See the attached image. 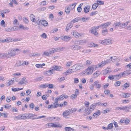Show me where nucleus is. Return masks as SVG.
Returning <instances> with one entry per match:
<instances>
[{
	"label": "nucleus",
	"mask_w": 131,
	"mask_h": 131,
	"mask_svg": "<svg viewBox=\"0 0 131 131\" xmlns=\"http://www.w3.org/2000/svg\"><path fill=\"white\" fill-rule=\"evenodd\" d=\"M31 93V91L29 90H28L26 92V94H27V95H28L30 94Z\"/></svg>",
	"instance_id": "nucleus-63"
},
{
	"label": "nucleus",
	"mask_w": 131,
	"mask_h": 131,
	"mask_svg": "<svg viewBox=\"0 0 131 131\" xmlns=\"http://www.w3.org/2000/svg\"><path fill=\"white\" fill-rule=\"evenodd\" d=\"M40 54L39 53H31V55L32 57H37L40 56Z\"/></svg>",
	"instance_id": "nucleus-41"
},
{
	"label": "nucleus",
	"mask_w": 131,
	"mask_h": 131,
	"mask_svg": "<svg viewBox=\"0 0 131 131\" xmlns=\"http://www.w3.org/2000/svg\"><path fill=\"white\" fill-rule=\"evenodd\" d=\"M77 95L76 94L75 95V94L72 95L70 96V98L72 100H73L74 99H75L77 98Z\"/></svg>",
	"instance_id": "nucleus-44"
},
{
	"label": "nucleus",
	"mask_w": 131,
	"mask_h": 131,
	"mask_svg": "<svg viewBox=\"0 0 131 131\" xmlns=\"http://www.w3.org/2000/svg\"><path fill=\"white\" fill-rule=\"evenodd\" d=\"M130 95V93H123L122 94V97L123 98H126L129 97Z\"/></svg>",
	"instance_id": "nucleus-25"
},
{
	"label": "nucleus",
	"mask_w": 131,
	"mask_h": 131,
	"mask_svg": "<svg viewBox=\"0 0 131 131\" xmlns=\"http://www.w3.org/2000/svg\"><path fill=\"white\" fill-rule=\"evenodd\" d=\"M66 131H73L74 129L70 127H66L65 128Z\"/></svg>",
	"instance_id": "nucleus-35"
},
{
	"label": "nucleus",
	"mask_w": 131,
	"mask_h": 131,
	"mask_svg": "<svg viewBox=\"0 0 131 131\" xmlns=\"http://www.w3.org/2000/svg\"><path fill=\"white\" fill-rule=\"evenodd\" d=\"M14 78L12 79L11 80H10L8 82L7 84H6V85L7 86H9L13 84L14 82Z\"/></svg>",
	"instance_id": "nucleus-19"
},
{
	"label": "nucleus",
	"mask_w": 131,
	"mask_h": 131,
	"mask_svg": "<svg viewBox=\"0 0 131 131\" xmlns=\"http://www.w3.org/2000/svg\"><path fill=\"white\" fill-rule=\"evenodd\" d=\"M99 81H95L94 83V85L96 86V87L97 88H100L101 87V84H99Z\"/></svg>",
	"instance_id": "nucleus-14"
},
{
	"label": "nucleus",
	"mask_w": 131,
	"mask_h": 131,
	"mask_svg": "<svg viewBox=\"0 0 131 131\" xmlns=\"http://www.w3.org/2000/svg\"><path fill=\"white\" fill-rule=\"evenodd\" d=\"M72 34L75 37L77 38L78 37L79 35H80V36H81L77 32H76L75 31L73 32Z\"/></svg>",
	"instance_id": "nucleus-30"
},
{
	"label": "nucleus",
	"mask_w": 131,
	"mask_h": 131,
	"mask_svg": "<svg viewBox=\"0 0 131 131\" xmlns=\"http://www.w3.org/2000/svg\"><path fill=\"white\" fill-rule=\"evenodd\" d=\"M29 63L25 61H21L18 62L15 64L16 66L17 67L20 66H24L26 65H27Z\"/></svg>",
	"instance_id": "nucleus-6"
},
{
	"label": "nucleus",
	"mask_w": 131,
	"mask_h": 131,
	"mask_svg": "<svg viewBox=\"0 0 131 131\" xmlns=\"http://www.w3.org/2000/svg\"><path fill=\"white\" fill-rule=\"evenodd\" d=\"M72 72V69H70L67 70L64 73L66 75H67V74H66L67 73L70 74Z\"/></svg>",
	"instance_id": "nucleus-47"
},
{
	"label": "nucleus",
	"mask_w": 131,
	"mask_h": 131,
	"mask_svg": "<svg viewBox=\"0 0 131 131\" xmlns=\"http://www.w3.org/2000/svg\"><path fill=\"white\" fill-rule=\"evenodd\" d=\"M113 127V123H111L109 124L107 126V127L106 128V129H110L112 128Z\"/></svg>",
	"instance_id": "nucleus-36"
},
{
	"label": "nucleus",
	"mask_w": 131,
	"mask_h": 131,
	"mask_svg": "<svg viewBox=\"0 0 131 131\" xmlns=\"http://www.w3.org/2000/svg\"><path fill=\"white\" fill-rule=\"evenodd\" d=\"M43 78V76L37 78L35 79V80L36 81H40Z\"/></svg>",
	"instance_id": "nucleus-38"
},
{
	"label": "nucleus",
	"mask_w": 131,
	"mask_h": 131,
	"mask_svg": "<svg viewBox=\"0 0 131 131\" xmlns=\"http://www.w3.org/2000/svg\"><path fill=\"white\" fill-rule=\"evenodd\" d=\"M53 108H54L57 107L59 106V104L57 102H56L53 104L52 105Z\"/></svg>",
	"instance_id": "nucleus-37"
},
{
	"label": "nucleus",
	"mask_w": 131,
	"mask_h": 131,
	"mask_svg": "<svg viewBox=\"0 0 131 131\" xmlns=\"http://www.w3.org/2000/svg\"><path fill=\"white\" fill-rule=\"evenodd\" d=\"M71 39V37L69 36H65L63 38V40L66 41H68Z\"/></svg>",
	"instance_id": "nucleus-34"
},
{
	"label": "nucleus",
	"mask_w": 131,
	"mask_h": 131,
	"mask_svg": "<svg viewBox=\"0 0 131 131\" xmlns=\"http://www.w3.org/2000/svg\"><path fill=\"white\" fill-rule=\"evenodd\" d=\"M4 106L6 108H9L11 107V105H5Z\"/></svg>",
	"instance_id": "nucleus-61"
},
{
	"label": "nucleus",
	"mask_w": 131,
	"mask_h": 131,
	"mask_svg": "<svg viewBox=\"0 0 131 131\" xmlns=\"http://www.w3.org/2000/svg\"><path fill=\"white\" fill-rule=\"evenodd\" d=\"M111 24L110 22H108L107 23L101 24L100 25V26L102 27V29L106 28L108 27V26Z\"/></svg>",
	"instance_id": "nucleus-11"
},
{
	"label": "nucleus",
	"mask_w": 131,
	"mask_h": 131,
	"mask_svg": "<svg viewBox=\"0 0 131 131\" xmlns=\"http://www.w3.org/2000/svg\"><path fill=\"white\" fill-rule=\"evenodd\" d=\"M64 49V47H62V48H57L55 49V51H62V49Z\"/></svg>",
	"instance_id": "nucleus-42"
},
{
	"label": "nucleus",
	"mask_w": 131,
	"mask_h": 131,
	"mask_svg": "<svg viewBox=\"0 0 131 131\" xmlns=\"http://www.w3.org/2000/svg\"><path fill=\"white\" fill-rule=\"evenodd\" d=\"M52 126L55 127H61V126H59V123L58 122L54 123H51Z\"/></svg>",
	"instance_id": "nucleus-15"
},
{
	"label": "nucleus",
	"mask_w": 131,
	"mask_h": 131,
	"mask_svg": "<svg viewBox=\"0 0 131 131\" xmlns=\"http://www.w3.org/2000/svg\"><path fill=\"white\" fill-rule=\"evenodd\" d=\"M129 23V21H127L125 23H121V27L122 28H124L125 27H126L128 25Z\"/></svg>",
	"instance_id": "nucleus-33"
},
{
	"label": "nucleus",
	"mask_w": 131,
	"mask_h": 131,
	"mask_svg": "<svg viewBox=\"0 0 131 131\" xmlns=\"http://www.w3.org/2000/svg\"><path fill=\"white\" fill-rule=\"evenodd\" d=\"M121 83V82L119 81H117L114 84V85L115 86H118L120 85Z\"/></svg>",
	"instance_id": "nucleus-53"
},
{
	"label": "nucleus",
	"mask_w": 131,
	"mask_h": 131,
	"mask_svg": "<svg viewBox=\"0 0 131 131\" xmlns=\"http://www.w3.org/2000/svg\"><path fill=\"white\" fill-rule=\"evenodd\" d=\"M48 87H49L48 88L50 89H52L53 88V85L52 84H48Z\"/></svg>",
	"instance_id": "nucleus-62"
},
{
	"label": "nucleus",
	"mask_w": 131,
	"mask_h": 131,
	"mask_svg": "<svg viewBox=\"0 0 131 131\" xmlns=\"http://www.w3.org/2000/svg\"><path fill=\"white\" fill-rule=\"evenodd\" d=\"M80 18L79 17H77L75 18L74 19L71 21V22L73 23V24L75 22H77L78 21L80 20Z\"/></svg>",
	"instance_id": "nucleus-26"
},
{
	"label": "nucleus",
	"mask_w": 131,
	"mask_h": 131,
	"mask_svg": "<svg viewBox=\"0 0 131 131\" xmlns=\"http://www.w3.org/2000/svg\"><path fill=\"white\" fill-rule=\"evenodd\" d=\"M54 71L52 67L51 68V70L47 71L46 72V74H47L48 75H50L52 74Z\"/></svg>",
	"instance_id": "nucleus-20"
},
{
	"label": "nucleus",
	"mask_w": 131,
	"mask_h": 131,
	"mask_svg": "<svg viewBox=\"0 0 131 131\" xmlns=\"http://www.w3.org/2000/svg\"><path fill=\"white\" fill-rule=\"evenodd\" d=\"M92 111V110H90V109L89 108L85 110V111L87 112V115H89L90 114L91 112V111Z\"/></svg>",
	"instance_id": "nucleus-55"
},
{
	"label": "nucleus",
	"mask_w": 131,
	"mask_h": 131,
	"mask_svg": "<svg viewBox=\"0 0 131 131\" xmlns=\"http://www.w3.org/2000/svg\"><path fill=\"white\" fill-rule=\"evenodd\" d=\"M123 77V76H122V72L120 73L118 75H114L115 79L116 80H118L121 78Z\"/></svg>",
	"instance_id": "nucleus-16"
},
{
	"label": "nucleus",
	"mask_w": 131,
	"mask_h": 131,
	"mask_svg": "<svg viewBox=\"0 0 131 131\" xmlns=\"http://www.w3.org/2000/svg\"><path fill=\"white\" fill-rule=\"evenodd\" d=\"M41 37L43 38H46L47 37V36L45 33H43L41 36Z\"/></svg>",
	"instance_id": "nucleus-54"
},
{
	"label": "nucleus",
	"mask_w": 131,
	"mask_h": 131,
	"mask_svg": "<svg viewBox=\"0 0 131 131\" xmlns=\"http://www.w3.org/2000/svg\"><path fill=\"white\" fill-rule=\"evenodd\" d=\"M41 24L45 26H46L48 24L47 22L44 20H41Z\"/></svg>",
	"instance_id": "nucleus-23"
},
{
	"label": "nucleus",
	"mask_w": 131,
	"mask_h": 131,
	"mask_svg": "<svg viewBox=\"0 0 131 131\" xmlns=\"http://www.w3.org/2000/svg\"><path fill=\"white\" fill-rule=\"evenodd\" d=\"M121 23H120V22H118L117 23H114L113 26L115 28H117L119 26H121Z\"/></svg>",
	"instance_id": "nucleus-28"
},
{
	"label": "nucleus",
	"mask_w": 131,
	"mask_h": 131,
	"mask_svg": "<svg viewBox=\"0 0 131 131\" xmlns=\"http://www.w3.org/2000/svg\"><path fill=\"white\" fill-rule=\"evenodd\" d=\"M106 64V61H102L101 63H99L98 65L99 67H101Z\"/></svg>",
	"instance_id": "nucleus-22"
},
{
	"label": "nucleus",
	"mask_w": 131,
	"mask_h": 131,
	"mask_svg": "<svg viewBox=\"0 0 131 131\" xmlns=\"http://www.w3.org/2000/svg\"><path fill=\"white\" fill-rule=\"evenodd\" d=\"M90 19V17H83L81 18H80V20H81L83 22H85L86 20H89Z\"/></svg>",
	"instance_id": "nucleus-27"
},
{
	"label": "nucleus",
	"mask_w": 131,
	"mask_h": 131,
	"mask_svg": "<svg viewBox=\"0 0 131 131\" xmlns=\"http://www.w3.org/2000/svg\"><path fill=\"white\" fill-rule=\"evenodd\" d=\"M29 115V118H30L31 117L34 116H37V115H35V114H28Z\"/></svg>",
	"instance_id": "nucleus-57"
},
{
	"label": "nucleus",
	"mask_w": 131,
	"mask_h": 131,
	"mask_svg": "<svg viewBox=\"0 0 131 131\" xmlns=\"http://www.w3.org/2000/svg\"><path fill=\"white\" fill-rule=\"evenodd\" d=\"M96 3L98 4V5H102L103 4H104V2L103 1H97Z\"/></svg>",
	"instance_id": "nucleus-51"
},
{
	"label": "nucleus",
	"mask_w": 131,
	"mask_h": 131,
	"mask_svg": "<svg viewBox=\"0 0 131 131\" xmlns=\"http://www.w3.org/2000/svg\"><path fill=\"white\" fill-rule=\"evenodd\" d=\"M109 69L107 68L103 70V74L106 75L107 74L111 72V71Z\"/></svg>",
	"instance_id": "nucleus-18"
},
{
	"label": "nucleus",
	"mask_w": 131,
	"mask_h": 131,
	"mask_svg": "<svg viewBox=\"0 0 131 131\" xmlns=\"http://www.w3.org/2000/svg\"><path fill=\"white\" fill-rule=\"evenodd\" d=\"M90 8L89 6H86L84 8V12L85 13H87L89 12Z\"/></svg>",
	"instance_id": "nucleus-24"
},
{
	"label": "nucleus",
	"mask_w": 131,
	"mask_h": 131,
	"mask_svg": "<svg viewBox=\"0 0 131 131\" xmlns=\"http://www.w3.org/2000/svg\"><path fill=\"white\" fill-rule=\"evenodd\" d=\"M91 46L93 47H98L99 45L97 44H94V43H91Z\"/></svg>",
	"instance_id": "nucleus-45"
},
{
	"label": "nucleus",
	"mask_w": 131,
	"mask_h": 131,
	"mask_svg": "<svg viewBox=\"0 0 131 131\" xmlns=\"http://www.w3.org/2000/svg\"><path fill=\"white\" fill-rule=\"evenodd\" d=\"M21 114H20L18 116H16L14 118V119L15 120L17 121L18 120H21Z\"/></svg>",
	"instance_id": "nucleus-32"
},
{
	"label": "nucleus",
	"mask_w": 131,
	"mask_h": 131,
	"mask_svg": "<svg viewBox=\"0 0 131 131\" xmlns=\"http://www.w3.org/2000/svg\"><path fill=\"white\" fill-rule=\"evenodd\" d=\"M5 42H6L7 43H8L12 41V40L10 39V38H7L4 40Z\"/></svg>",
	"instance_id": "nucleus-48"
},
{
	"label": "nucleus",
	"mask_w": 131,
	"mask_h": 131,
	"mask_svg": "<svg viewBox=\"0 0 131 131\" xmlns=\"http://www.w3.org/2000/svg\"><path fill=\"white\" fill-rule=\"evenodd\" d=\"M70 7L69 6L67 9H66L65 12L67 14H69V13L70 10Z\"/></svg>",
	"instance_id": "nucleus-49"
},
{
	"label": "nucleus",
	"mask_w": 131,
	"mask_h": 131,
	"mask_svg": "<svg viewBox=\"0 0 131 131\" xmlns=\"http://www.w3.org/2000/svg\"><path fill=\"white\" fill-rule=\"evenodd\" d=\"M99 68L98 65H93L89 67L86 69L87 74H91L93 72V71L95 70L96 69Z\"/></svg>",
	"instance_id": "nucleus-1"
},
{
	"label": "nucleus",
	"mask_w": 131,
	"mask_h": 131,
	"mask_svg": "<svg viewBox=\"0 0 131 131\" xmlns=\"http://www.w3.org/2000/svg\"><path fill=\"white\" fill-rule=\"evenodd\" d=\"M8 56L7 57V58H10L12 57L15 56L16 54L13 50V49H11L7 53Z\"/></svg>",
	"instance_id": "nucleus-5"
},
{
	"label": "nucleus",
	"mask_w": 131,
	"mask_h": 131,
	"mask_svg": "<svg viewBox=\"0 0 131 131\" xmlns=\"http://www.w3.org/2000/svg\"><path fill=\"white\" fill-rule=\"evenodd\" d=\"M100 74V73L99 71H96V72L94 73L93 75V78H95L97 77H98Z\"/></svg>",
	"instance_id": "nucleus-21"
},
{
	"label": "nucleus",
	"mask_w": 131,
	"mask_h": 131,
	"mask_svg": "<svg viewBox=\"0 0 131 131\" xmlns=\"http://www.w3.org/2000/svg\"><path fill=\"white\" fill-rule=\"evenodd\" d=\"M30 18L31 20L33 22H35L36 21L35 16L32 14L30 16Z\"/></svg>",
	"instance_id": "nucleus-31"
},
{
	"label": "nucleus",
	"mask_w": 131,
	"mask_h": 131,
	"mask_svg": "<svg viewBox=\"0 0 131 131\" xmlns=\"http://www.w3.org/2000/svg\"><path fill=\"white\" fill-rule=\"evenodd\" d=\"M8 56L7 53H0V57L1 56L5 57L7 58V57Z\"/></svg>",
	"instance_id": "nucleus-43"
},
{
	"label": "nucleus",
	"mask_w": 131,
	"mask_h": 131,
	"mask_svg": "<svg viewBox=\"0 0 131 131\" xmlns=\"http://www.w3.org/2000/svg\"><path fill=\"white\" fill-rule=\"evenodd\" d=\"M117 108L118 110H126V111L128 112L129 111V109L131 108V106H129V107H127L126 106H122L121 107H118L117 108Z\"/></svg>",
	"instance_id": "nucleus-9"
},
{
	"label": "nucleus",
	"mask_w": 131,
	"mask_h": 131,
	"mask_svg": "<svg viewBox=\"0 0 131 131\" xmlns=\"http://www.w3.org/2000/svg\"><path fill=\"white\" fill-rule=\"evenodd\" d=\"M70 48L72 50H77L81 49V47L78 45H70Z\"/></svg>",
	"instance_id": "nucleus-8"
},
{
	"label": "nucleus",
	"mask_w": 131,
	"mask_h": 131,
	"mask_svg": "<svg viewBox=\"0 0 131 131\" xmlns=\"http://www.w3.org/2000/svg\"><path fill=\"white\" fill-rule=\"evenodd\" d=\"M78 42H79V44L80 45H82L85 42V41L82 40H78Z\"/></svg>",
	"instance_id": "nucleus-46"
},
{
	"label": "nucleus",
	"mask_w": 131,
	"mask_h": 131,
	"mask_svg": "<svg viewBox=\"0 0 131 131\" xmlns=\"http://www.w3.org/2000/svg\"><path fill=\"white\" fill-rule=\"evenodd\" d=\"M113 42V41L111 39H108L101 41L100 43L104 45H109L112 44Z\"/></svg>",
	"instance_id": "nucleus-4"
},
{
	"label": "nucleus",
	"mask_w": 131,
	"mask_h": 131,
	"mask_svg": "<svg viewBox=\"0 0 131 131\" xmlns=\"http://www.w3.org/2000/svg\"><path fill=\"white\" fill-rule=\"evenodd\" d=\"M18 111L17 109L15 107H13L12 110L13 112H17Z\"/></svg>",
	"instance_id": "nucleus-60"
},
{
	"label": "nucleus",
	"mask_w": 131,
	"mask_h": 131,
	"mask_svg": "<svg viewBox=\"0 0 131 131\" xmlns=\"http://www.w3.org/2000/svg\"><path fill=\"white\" fill-rule=\"evenodd\" d=\"M107 104L106 103H104L103 104L102 103H101L100 102L98 103V105L100 106L102 105L104 106H106Z\"/></svg>",
	"instance_id": "nucleus-50"
},
{
	"label": "nucleus",
	"mask_w": 131,
	"mask_h": 131,
	"mask_svg": "<svg viewBox=\"0 0 131 131\" xmlns=\"http://www.w3.org/2000/svg\"><path fill=\"white\" fill-rule=\"evenodd\" d=\"M48 87V84L46 83L45 84H41L39 86V88H45Z\"/></svg>",
	"instance_id": "nucleus-29"
},
{
	"label": "nucleus",
	"mask_w": 131,
	"mask_h": 131,
	"mask_svg": "<svg viewBox=\"0 0 131 131\" xmlns=\"http://www.w3.org/2000/svg\"><path fill=\"white\" fill-rule=\"evenodd\" d=\"M21 120H25L27 119H29L28 114H21Z\"/></svg>",
	"instance_id": "nucleus-13"
},
{
	"label": "nucleus",
	"mask_w": 131,
	"mask_h": 131,
	"mask_svg": "<svg viewBox=\"0 0 131 131\" xmlns=\"http://www.w3.org/2000/svg\"><path fill=\"white\" fill-rule=\"evenodd\" d=\"M124 87L126 89L127 88L129 87V84L126 83L124 85Z\"/></svg>",
	"instance_id": "nucleus-56"
},
{
	"label": "nucleus",
	"mask_w": 131,
	"mask_h": 131,
	"mask_svg": "<svg viewBox=\"0 0 131 131\" xmlns=\"http://www.w3.org/2000/svg\"><path fill=\"white\" fill-rule=\"evenodd\" d=\"M46 4V2L45 1H43L41 2V6H43Z\"/></svg>",
	"instance_id": "nucleus-59"
},
{
	"label": "nucleus",
	"mask_w": 131,
	"mask_h": 131,
	"mask_svg": "<svg viewBox=\"0 0 131 131\" xmlns=\"http://www.w3.org/2000/svg\"><path fill=\"white\" fill-rule=\"evenodd\" d=\"M28 83V82L27 80H26V78L25 77L23 78L21 80L19 81V84H26Z\"/></svg>",
	"instance_id": "nucleus-12"
},
{
	"label": "nucleus",
	"mask_w": 131,
	"mask_h": 131,
	"mask_svg": "<svg viewBox=\"0 0 131 131\" xmlns=\"http://www.w3.org/2000/svg\"><path fill=\"white\" fill-rule=\"evenodd\" d=\"M98 6V4L97 3L94 4L92 6V8L94 10Z\"/></svg>",
	"instance_id": "nucleus-39"
},
{
	"label": "nucleus",
	"mask_w": 131,
	"mask_h": 131,
	"mask_svg": "<svg viewBox=\"0 0 131 131\" xmlns=\"http://www.w3.org/2000/svg\"><path fill=\"white\" fill-rule=\"evenodd\" d=\"M5 128L4 126H2L0 127V131H3Z\"/></svg>",
	"instance_id": "nucleus-64"
},
{
	"label": "nucleus",
	"mask_w": 131,
	"mask_h": 131,
	"mask_svg": "<svg viewBox=\"0 0 131 131\" xmlns=\"http://www.w3.org/2000/svg\"><path fill=\"white\" fill-rule=\"evenodd\" d=\"M52 68L53 70L59 71L61 68V67L57 66H54L52 67Z\"/></svg>",
	"instance_id": "nucleus-17"
},
{
	"label": "nucleus",
	"mask_w": 131,
	"mask_h": 131,
	"mask_svg": "<svg viewBox=\"0 0 131 131\" xmlns=\"http://www.w3.org/2000/svg\"><path fill=\"white\" fill-rule=\"evenodd\" d=\"M131 73V70H127L124 71V72L122 73V76L125 77L127 76Z\"/></svg>",
	"instance_id": "nucleus-10"
},
{
	"label": "nucleus",
	"mask_w": 131,
	"mask_h": 131,
	"mask_svg": "<svg viewBox=\"0 0 131 131\" xmlns=\"http://www.w3.org/2000/svg\"><path fill=\"white\" fill-rule=\"evenodd\" d=\"M76 111V109L73 108L70 109L66 111L63 112V117H65L68 116L70 114Z\"/></svg>",
	"instance_id": "nucleus-2"
},
{
	"label": "nucleus",
	"mask_w": 131,
	"mask_h": 131,
	"mask_svg": "<svg viewBox=\"0 0 131 131\" xmlns=\"http://www.w3.org/2000/svg\"><path fill=\"white\" fill-rule=\"evenodd\" d=\"M72 67L73 69L75 70L76 71L84 68L83 65L82 64L79 63L75 64L72 66Z\"/></svg>",
	"instance_id": "nucleus-3"
},
{
	"label": "nucleus",
	"mask_w": 131,
	"mask_h": 131,
	"mask_svg": "<svg viewBox=\"0 0 131 131\" xmlns=\"http://www.w3.org/2000/svg\"><path fill=\"white\" fill-rule=\"evenodd\" d=\"M107 29L103 30L102 31V34L104 36H105L107 34Z\"/></svg>",
	"instance_id": "nucleus-40"
},
{
	"label": "nucleus",
	"mask_w": 131,
	"mask_h": 131,
	"mask_svg": "<svg viewBox=\"0 0 131 131\" xmlns=\"http://www.w3.org/2000/svg\"><path fill=\"white\" fill-rule=\"evenodd\" d=\"M108 78L110 80H113L115 79L114 75H110L108 77Z\"/></svg>",
	"instance_id": "nucleus-58"
},
{
	"label": "nucleus",
	"mask_w": 131,
	"mask_h": 131,
	"mask_svg": "<svg viewBox=\"0 0 131 131\" xmlns=\"http://www.w3.org/2000/svg\"><path fill=\"white\" fill-rule=\"evenodd\" d=\"M89 32L92 34H93L96 37L98 36V34L96 31L95 30V27H92L90 30H89Z\"/></svg>",
	"instance_id": "nucleus-7"
},
{
	"label": "nucleus",
	"mask_w": 131,
	"mask_h": 131,
	"mask_svg": "<svg viewBox=\"0 0 131 131\" xmlns=\"http://www.w3.org/2000/svg\"><path fill=\"white\" fill-rule=\"evenodd\" d=\"M2 12L4 13V14L8 13L10 12V10L8 9H6L3 10L1 11Z\"/></svg>",
	"instance_id": "nucleus-52"
}]
</instances>
